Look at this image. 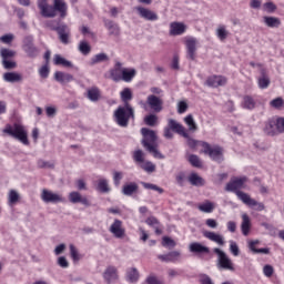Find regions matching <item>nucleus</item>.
<instances>
[{
    "mask_svg": "<svg viewBox=\"0 0 284 284\" xmlns=\"http://www.w3.org/2000/svg\"><path fill=\"white\" fill-rule=\"evenodd\" d=\"M38 8L45 18L57 17V12L62 19L68 14V4L63 0H54L53 6L48 4V0H38Z\"/></svg>",
    "mask_w": 284,
    "mask_h": 284,
    "instance_id": "f257e3e1",
    "label": "nucleus"
},
{
    "mask_svg": "<svg viewBox=\"0 0 284 284\" xmlns=\"http://www.w3.org/2000/svg\"><path fill=\"white\" fill-rule=\"evenodd\" d=\"M141 134L143 136L142 145L146 150V152L152 154L154 159H160V160L165 159V155L159 152V144L156 143V140H158L156 132L148 128H142Z\"/></svg>",
    "mask_w": 284,
    "mask_h": 284,
    "instance_id": "f03ea898",
    "label": "nucleus"
},
{
    "mask_svg": "<svg viewBox=\"0 0 284 284\" xmlns=\"http://www.w3.org/2000/svg\"><path fill=\"white\" fill-rule=\"evenodd\" d=\"M131 119L134 120V108L130 103L118 106L113 113V121L120 128H128Z\"/></svg>",
    "mask_w": 284,
    "mask_h": 284,
    "instance_id": "7ed1b4c3",
    "label": "nucleus"
},
{
    "mask_svg": "<svg viewBox=\"0 0 284 284\" xmlns=\"http://www.w3.org/2000/svg\"><path fill=\"white\" fill-rule=\"evenodd\" d=\"M2 132L12 139H16V141H19L22 145H30V140H28V129L21 123H14L13 125L7 124Z\"/></svg>",
    "mask_w": 284,
    "mask_h": 284,
    "instance_id": "20e7f679",
    "label": "nucleus"
},
{
    "mask_svg": "<svg viewBox=\"0 0 284 284\" xmlns=\"http://www.w3.org/2000/svg\"><path fill=\"white\" fill-rule=\"evenodd\" d=\"M172 132H176L180 136L187 138V130L181 123L176 122L174 119H170L168 122V126L164 129L165 139H172L174 134Z\"/></svg>",
    "mask_w": 284,
    "mask_h": 284,
    "instance_id": "39448f33",
    "label": "nucleus"
},
{
    "mask_svg": "<svg viewBox=\"0 0 284 284\" xmlns=\"http://www.w3.org/2000/svg\"><path fill=\"white\" fill-rule=\"evenodd\" d=\"M213 252L217 255V267L220 270H227L229 272H234V263L225 252H223L219 247L213 248Z\"/></svg>",
    "mask_w": 284,
    "mask_h": 284,
    "instance_id": "423d86ee",
    "label": "nucleus"
},
{
    "mask_svg": "<svg viewBox=\"0 0 284 284\" xmlns=\"http://www.w3.org/2000/svg\"><path fill=\"white\" fill-rule=\"evenodd\" d=\"M202 148L204 154H207L212 161H216V163L223 162V148L219 145H210L207 142H202Z\"/></svg>",
    "mask_w": 284,
    "mask_h": 284,
    "instance_id": "0eeeda50",
    "label": "nucleus"
},
{
    "mask_svg": "<svg viewBox=\"0 0 284 284\" xmlns=\"http://www.w3.org/2000/svg\"><path fill=\"white\" fill-rule=\"evenodd\" d=\"M247 183V176L232 179L225 186L226 192H234L239 199V193L245 194L241 190H245V184Z\"/></svg>",
    "mask_w": 284,
    "mask_h": 284,
    "instance_id": "6e6552de",
    "label": "nucleus"
},
{
    "mask_svg": "<svg viewBox=\"0 0 284 284\" xmlns=\"http://www.w3.org/2000/svg\"><path fill=\"white\" fill-rule=\"evenodd\" d=\"M239 200L244 203V205H247L248 207H252V210H255L256 212H263L265 210V204L263 202H258L250 196L247 193H237Z\"/></svg>",
    "mask_w": 284,
    "mask_h": 284,
    "instance_id": "1a4fd4ad",
    "label": "nucleus"
},
{
    "mask_svg": "<svg viewBox=\"0 0 284 284\" xmlns=\"http://www.w3.org/2000/svg\"><path fill=\"white\" fill-rule=\"evenodd\" d=\"M41 200L43 203H65V197L59 193H54L48 189H43L41 193Z\"/></svg>",
    "mask_w": 284,
    "mask_h": 284,
    "instance_id": "9d476101",
    "label": "nucleus"
},
{
    "mask_svg": "<svg viewBox=\"0 0 284 284\" xmlns=\"http://www.w3.org/2000/svg\"><path fill=\"white\" fill-rule=\"evenodd\" d=\"M33 41H34V38L32 36H27L23 40V47H22L26 54L31 59H34V57L39 54V50L37 49V47H34Z\"/></svg>",
    "mask_w": 284,
    "mask_h": 284,
    "instance_id": "9b49d317",
    "label": "nucleus"
},
{
    "mask_svg": "<svg viewBox=\"0 0 284 284\" xmlns=\"http://www.w3.org/2000/svg\"><path fill=\"white\" fill-rule=\"evenodd\" d=\"M109 232L113 234L115 239L125 237V227H123V222L121 220H114L109 229Z\"/></svg>",
    "mask_w": 284,
    "mask_h": 284,
    "instance_id": "f8f14e48",
    "label": "nucleus"
},
{
    "mask_svg": "<svg viewBox=\"0 0 284 284\" xmlns=\"http://www.w3.org/2000/svg\"><path fill=\"white\" fill-rule=\"evenodd\" d=\"M135 10L139 17H141V19H144V21H159V14L145 7H136Z\"/></svg>",
    "mask_w": 284,
    "mask_h": 284,
    "instance_id": "ddd939ff",
    "label": "nucleus"
},
{
    "mask_svg": "<svg viewBox=\"0 0 284 284\" xmlns=\"http://www.w3.org/2000/svg\"><path fill=\"white\" fill-rule=\"evenodd\" d=\"M197 44H199V41L196 40V38H187L185 41L186 55H187V59H190L191 61H194V59H196Z\"/></svg>",
    "mask_w": 284,
    "mask_h": 284,
    "instance_id": "4468645a",
    "label": "nucleus"
},
{
    "mask_svg": "<svg viewBox=\"0 0 284 284\" xmlns=\"http://www.w3.org/2000/svg\"><path fill=\"white\" fill-rule=\"evenodd\" d=\"M206 85L209 88H223L227 84V78L223 75H211L206 79Z\"/></svg>",
    "mask_w": 284,
    "mask_h": 284,
    "instance_id": "2eb2a0df",
    "label": "nucleus"
},
{
    "mask_svg": "<svg viewBox=\"0 0 284 284\" xmlns=\"http://www.w3.org/2000/svg\"><path fill=\"white\" fill-rule=\"evenodd\" d=\"M57 33L59 40L61 41V43H63V45H68L70 43V37L72 34V31L70 30V27H68V24H60Z\"/></svg>",
    "mask_w": 284,
    "mask_h": 284,
    "instance_id": "dca6fc26",
    "label": "nucleus"
},
{
    "mask_svg": "<svg viewBox=\"0 0 284 284\" xmlns=\"http://www.w3.org/2000/svg\"><path fill=\"white\" fill-rule=\"evenodd\" d=\"M110 79L114 81V83H119L123 77V63L116 61L114 67L109 71Z\"/></svg>",
    "mask_w": 284,
    "mask_h": 284,
    "instance_id": "f3484780",
    "label": "nucleus"
},
{
    "mask_svg": "<svg viewBox=\"0 0 284 284\" xmlns=\"http://www.w3.org/2000/svg\"><path fill=\"white\" fill-rule=\"evenodd\" d=\"M146 103L154 112H161L163 110V100L154 94L148 95Z\"/></svg>",
    "mask_w": 284,
    "mask_h": 284,
    "instance_id": "a211bd4d",
    "label": "nucleus"
},
{
    "mask_svg": "<svg viewBox=\"0 0 284 284\" xmlns=\"http://www.w3.org/2000/svg\"><path fill=\"white\" fill-rule=\"evenodd\" d=\"M189 252L201 256L203 254H210V247L201 244V242H193L189 245Z\"/></svg>",
    "mask_w": 284,
    "mask_h": 284,
    "instance_id": "6ab92c4d",
    "label": "nucleus"
},
{
    "mask_svg": "<svg viewBox=\"0 0 284 284\" xmlns=\"http://www.w3.org/2000/svg\"><path fill=\"white\" fill-rule=\"evenodd\" d=\"M69 201L70 203H81L82 205H85V207H90V200H88L87 196H81V193L77 191L69 194Z\"/></svg>",
    "mask_w": 284,
    "mask_h": 284,
    "instance_id": "aec40b11",
    "label": "nucleus"
},
{
    "mask_svg": "<svg viewBox=\"0 0 284 284\" xmlns=\"http://www.w3.org/2000/svg\"><path fill=\"white\" fill-rule=\"evenodd\" d=\"M203 236L205 239H209V241H212L213 243H216V245H225V237L219 233H214L212 231H205L203 233Z\"/></svg>",
    "mask_w": 284,
    "mask_h": 284,
    "instance_id": "412c9836",
    "label": "nucleus"
},
{
    "mask_svg": "<svg viewBox=\"0 0 284 284\" xmlns=\"http://www.w3.org/2000/svg\"><path fill=\"white\" fill-rule=\"evenodd\" d=\"M158 258L163 263H176L181 258V252L172 251L166 254L158 255Z\"/></svg>",
    "mask_w": 284,
    "mask_h": 284,
    "instance_id": "4be33fe9",
    "label": "nucleus"
},
{
    "mask_svg": "<svg viewBox=\"0 0 284 284\" xmlns=\"http://www.w3.org/2000/svg\"><path fill=\"white\" fill-rule=\"evenodd\" d=\"M186 30V27L183 24V22H172L170 24V34L172 37H180L183 34Z\"/></svg>",
    "mask_w": 284,
    "mask_h": 284,
    "instance_id": "5701e85b",
    "label": "nucleus"
},
{
    "mask_svg": "<svg viewBox=\"0 0 284 284\" xmlns=\"http://www.w3.org/2000/svg\"><path fill=\"white\" fill-rule=\"evenodd\" d=\"M103 278L104 281H106V283H112L113 281H116V278H119L116 267L108 266L103 273Z\"/></svg>",
    "mask_w": 284,
    "mask_h": 284,
    "instance_id": "b1692460",
    "label": "nucleus"
},
{
    "mask_svg": "<svg viewBox=\"0 0 284 284\" xmlns=\"http://www.w3.org/2000/svg\"><path fill=\"white\" fill-rule=\"evenodd\" d=\"M2 79L6 83H20V81H23V75L18 72H6Z\"/></svg>",
    "mask_w": 284,
    "mask_h": 284,
    "instance_id": "393cba45",
    "label": "nucleus"
},
{
    "mask_svg": "<svg viewBox=\"0 0 284 284\" xmlns=\"http://www.w3.org/2000/svg\"><path fill=\"white\" fill-rule=\"evenodd\" d=\"M87 99L92 103H97L101 99V90L99 87H91L87 90Z\"/></svg>",
    "mask_w": 284,
    "mask_h": 284,
    "instance_id": "a878e982",
    "label": "nucleus"
},
{
    "mask_svg": "<svg viewBox=\"0 0 284 284\" xmlns=\"http://www.w3.org/2000/svg\"><path fill=\"white\" fill-rule=\"evenodd\" d=\"M54 80L58 83H70L72 81H74V77L70 73H65L63 71H57L54 73Z\"/></svg>",
    "mask_w": 284,
    "mask_h": 284,
    "instance_id": "bb28decb",
    "label": "nucleus"
},
{
    "mask_svg": "<svg viewBox=\"0 0 284 284\" xmlns=\"http://www.w3.org/2000/svg\"><path fill=\"white\" fill-rule=\"evenodd\" d=\"M146 225H149V227H152L155 231V234H158V236H160V234H163V230H161V222H159V220L155 216H149L145 220Z\"/></svg>",
    "mask_w": 284,
    "mask_h": 284,
    "instance_id": "cd10ccee",
    "label": "nucleus"
},
{
    "mask_svg": "<svg viewBox=\"0 0 284 284\" xmlns=\"http://www.w3.org/2000/svg\"><path fill=\"white\" fill-rule=\"evenodd\" d=\"M264 132L268 136H276V134H278V130L276 129V121L275 120L266 121L264 125Z\"/></svg>",
    "mask_w": 284,
    "mask_h": 284,
    "instance_id": "c85d7f7f",
    "label": "nucleus"
},
{
    "mask_svg": "<svg viewBox=\"0 0 284 284\" xmlns=\"http://www.w3.org/2000/svg\"><path fill=\"white\" fill-rule=\"evenodd\" d=\"M104 27L112 37H119V34H121V28H119V24L111 20H104Z\"/></svg>",
    "mask_w": 284,
    "mask_h": 284,
    "instance_id": "c756f323",
    "label": "nucleus"
},
{
    "mask_svg": "<svg viewBox=\"0 0 284 284\" xmlns=\"http://www.w3.org/2000/svg\"><path fill=\"white\" fill-rule=\"evenodd\" d=\"M250 230H252V222L250 221V216L247 214H243L241 224L242 234L244 236H248Z\"/></svg>",
    "mask_w": 284,
    "mask_h": 284,
    "instance_id": "7c9ffc66",
    "label": "nucleus"
},
{
    "mask_svg": "<svg viewBox=\"0 0 284 284\" xmlns=\"http://www.w3.org/2000/svg\"><path fill=\"white\" fill-rule=\"evenodd\" d=\"M261 241L258 240H253L248 242V250L253 252V254H270V248L264 247V248H256V245H258Z\"/></svg>",
    "mask_w": 284,
    "mask_h": 284,
    "instance_id": "2f4dec72",
    "label": "nucleus"
},
{
    "mask_svg": "<svg viewBox=\"0 0 284 284\" xmlns=\"http://www.w3.org/2000/svg\"><path fill=\"white\" fill-rule=\"evenodd\" d=\"M136 192H139V184H136V182H131L122 187V194H124V196H132V194H136Z\"/></svg>",
    "mask_w": 284,
    "mask_h": 284,
    "instance_id": "473e14b6",
    "label": "nucleus"
},
{
    "mask_svg": "<svg viewBox=\"0 0 284 284\" xmlns=\"http://www.w3.org/2000/svg\"><path fill=\"white\" fill-rule=\"evenodd\" d=\"M134 77H136V70L123 68L121 81H124L125 83H130V81H132Z\"/></svg>",
    "mask_w": 284,
    "mask_h": 284,
    "instance_id": "72a5a7b5",
    "label": "nucleus"
},
{
    "mask_svg": "<svg viewBox=\"0 0 284 284\" xmlns=\"http://www.w3.org/2000/svg\"><path fill=\"white\" fill-rule=\"evenodd\" d=\"M189 182L191 183V185H194L195 187H203V185H205V180H203V178H201L196 173L190 174Z\"/></svg>",
    "mask_w": 284,
    "mask_h": 284,
    "instance_id": "f704fd0d",
    "label": "nucleus"
},
{
    "mask_svg": "<svg viewBox=\"0 0 284 284\" xmlns=\"http://www.w3.org/2000/svg\"><path fill=\"white\" fill-rule=\"evenodd\" d=\"M53 63H54V65H62V68H73L72 62H70V60H67L65 58L61 57V54H55L53 57Z\"/></svg>",
    "mask_w": 284,
    "mask_h": 284,
    "instance_id": "c9c22d12",
    "label": "nucleus"
},
{
    "mask_svg": "<svg viewBox=\"0 0 284 284\" xmlns=\"http://www.w3.org/2000/svg\"><path fill=\"white\" fill-rule=\"evenodd\" d=\"M263 21H264L265 26H267V28H280L281 27V19H278L276 17L265 16L263 18Z\"/></svg>",
    "mask_w": 284,
    "mask_h": 284,
    "instance_id": "e433bc0d",
    "label": "nucleus"
},
{
    "mask_svg": "<svg viewBox=\"0 0 284 284\" xmlns=\"http://www.w3.org/2000/svg\"><path fill=\"white\" fill-rule=\"evenodd\" d=\"M242 108L244 110H254L256 108V101L251 95H245L242 100Z\"/></svg>",
    "mask_w": 284,
    "mask_h": 284,
    "instance_id": "4c0bfd02",
    "label": "nucleus"
},
{
    "mask_svg": "<svg viewBox=\"0 0 284 284\" xmlns=\"http://www.w3.org/2000/svg\"><path fill=\"white\" fill-rule=\"evenodd\" d=\"M133 161L134 163H136V165H143L144 162H145V153L143 152V150L139 149V150H135L133 152Z\"/></svg>",
    "mask_w": 284,
    "mask_h": 284,
    "instance_id": "58836bf2",
    "label": "nucleus"
},
{
    "mask_svg": "<svg viewBox=\"0 0 284 284\" xmlns=\"http://www.w3.org/2000/svg\"><path fill=\"white\" fill-rule=\"evenodd\" d=\"M197 210H200V212H204L205 214H212V212H214V203L211 201H205L197 206Z\"/></svg>",
    "mask_w": 284,
    "mask_h": 284,
    "instance_id": "ea45409f",
    "label": "nucleus"
},
{
    "mask_svg": "<svg viewBox=\"0 0 284 284\" xmlns=\"http://www.w3.org/2000/svg\"><path fill=\"white\" fill-rule=\"evenodd\" d=\"M126 281H128V283H138L139 282V271L135 267L130 268L126 272Z\"/></svg>",
    "mask_w": 284,
    "mask_h": 284,
    "instance_id": "a19ab883",
    "label": "nucleus"
},
{
    "mask_svg": "<svg viewBox=\"0 0 284 284\" xmlns=\"http://www.w3.org/2000/svg\"><path fill=\"white\" fill-rule=\"evenodd\" d=\"M97 190L99 192H102V194H108V192H110V185L108 184V180L106 179H100L98 181Z\"/></svg>",
    "mask_w": 284,
    "mask_h": 284,
    "instance_id": "79ce46f5",
    "label": "nucleus"
},
{
    "mask_svg": "<svg viewBox=\"0 0 284 284\" xmlns=\"http://www.w3.org/2000/svg\"><path fill=\"white\" fill-rule=\"evenodd\" d=\"M105 61H110V58L105 53H98L91 59V64L97 65V63H105Z\"/></svg>",
    "mask_w": 284,
    "mask_h": 284,
    "instance_id": "37998d69",
    "label": "nucleus"
},
{
    "mask_svg": "<svg viewBox=\"0 0 284 284\" xmlns=\"http://www.w3.org/2000/svg\"><path fill=\"white\" fill-rule=\"evenodd\" d=\"M257 83L261 90H267V88H270V77L262 73V75L257 79Z\"/></svg>",
    "mask_w": 284,
    "mask_h": 284,
    "instance_id": "c03bdc74",
    "label": "nucleus"
},
{
    "mask_svg": "<svg viewBox=\"0 0 284 284\" xmlns=\"http://www.w3.org/2000/svg\"><path fill=\"white\" fill-rule=\"evenodd\" d=\"M16 54H17V52H14L11 49H6V48L0 49V57H1L2 61L13 59V57Z\"/></svg>",
    "mask_w": 284,
    "mask_h": 284,
    "instance_id": "a18cd8bd",
    "label": "nucleus"
},
{
    "mask_svg": "<svg viewBox=\"0 0 284 284\" xmlns=\"http://www.w3.org/2000/svg\"><path fill=\"white\" fill-rule=\"evenodd\" d=\"M216 37L220 41H225L230 37V31L225 30V26H220L216 30Z\"/></svg>",
    "mask_w": 284,
    "mask_h": 284,
    "instance_id": "49530a36",
    "label": "nucleus"
},
{
    "mask_svg": "<svg viewBox=\"0 0 284 284\" xmlns=\"http://www.w3.org/2000/svg\"><path fill=\"white\" fill-rule=\"evenodd\" d=\"M140 168L149 174H152V172H156V165L151 161H144L143 164L140 165Z\"/></svg>",
    "mask_w": 284,
    "mask_h": 284,
    "instance_id": "de8ad7c7",
    "label": "nucleus"
},
{
    "mask_svg": "<svg viewBox=\"0 0 284 284\" xmlns=\"http://www.w3.org/2000/svg\"><path fill=\"white\" fill-rule=\"evenodd\" d=\"M16 203H19V193L16 190H11L8 195V204L16 205Z\"/></svg>",
    "mask_w": 284,
    "mask_h": 284,
    "instance_id": "09e8293b",
    "label": "nucleus"
},
{
    "mask_svg": "<svg viewBox=\"0 0 284 284\" xmlns=\"http://www.w3.org/2000/svg\"><path fill=\"white\" fill-rule=\"evenodd\" d=\"M120 97L125 105L128 101H132V90L130 88H125L121 91Z\"/></svg>",
    "mask_w": 284,
    "mask_h": 284,
    "instance_id": "8fccbe9b",
    "label": "nucleus"
},
{
    "mask_svg": "<svg viewBox=\"0 0 284 284\" xmlns=\"http://www.w3.org/2000/svg\"><path fill=\"white\" fill-rule=\"evenodd\" d=\"M156 121H159V118L155 114H149L144 118L145 125H149L150 128H154L156 125Z\"/></svg>",
    "mask_w": 284,
    "mask_h": 284,
    "instance_id": "3c124183",
    "label": "nucleus"
},
{
    "mask_svg": "<svg viewBox=\"0 0 284 284\" xmlns=\"http://www.w3.org/2000/svg\"><path fill=\"white\" fill-rule=\"evenodd\" d=\"M69 247H70V254H71L72 261L74 263H79V261H81V254H79V251L73 244H70Z\"/></svg>",
    "mask_w": 284,
    "mask_h": 284,
    "instance_id": "603ef678",
    "label": "nucleus"
},
{
    "mask_svg": "<svg viewBox=\"0 0 284 284\" xmlns=\"http://www.w3.org/2000/svg\"><path fill=\"white\" fill-rule=\"evenodd\" d=\"M143 189L144 190H153L154 192H159V194H163V189L160 187L156 184L148 183V182H142Z\"/></svg>",
    "mask_w": 284,
    "mask_h": 284,
    "instance_id": "864d4df0",
    "label": "nucleus"
},
{
    "mask_svg": "<svg viewBox=\"0 0 284 284\" xmlns=\"http://www.w3.org/2000/svg\"><path fill=\"white\" fill-rule=\"evenodd\" d=\"M92 48L90 47V44L87 41H81L79 44V51L81 52V54L88 55L89 52H91Z\"/></svg>",
    "mask_w": 284,
    "mask_h": 284,
    "instance_id": "5fc2aeb1",
    "label": "nucleus"
},
{
    "mask_svg": "<svg viewBox=\"0 0 284 284\" xmlns=\"http://www.w3.org/2000/svg\"><path fill=\"white\" fill-rule=\"evenodd\" d=\"M230 252L234 256H239L241 254V248H239V244L235 241L231 240L230 242Z\"/></svg>",
    "mask_w": 284,
    "mask_h": 284,
    "instance_id": "6e6d98bb",
    "label": "nucleus"
},
{
    "mask_svg": "<svg viewBox=\"0 0 284 284\" xmlns=\"http://www.w3.org/2000/svg\"><path fill=\"white\" fill-rule=\"evenodd\" d=\"M121 181H123V172L114 171L113 172V183L115 187H119L121 185Z\"/></svg>",
    "mask_w": 284,
    "mask_h": 284,
    "instance_id": "4d7b16f0",
    "label": "nucleus"
},
{
    "mask_svg": "<svg viewBox=\"0 0 284 284\" xmlns=\"http://www.w3.org/2000/svg\"><path fill=\"white\" fill-rule=\"evenodd\" d=\"M263 10L264 12L272 14V12H276V4H274V2H265L263 4Z\"/></svg>",
    "mask_w": 284,
    "mask_h": 284,
    "instance_id": "13d9d810",
    "label": "nucleus"
},
{
    "mask_svg": "<svg viewBox=\"0 0 284 284\" xmlns=\"http://www.w3.org/2000/svg\"><path fill=\"white\" fill-rule=\"evenodd\" d=\"M38 168L52 170L54 168V163L45 160H39Z\"/></svg>",
    "mask_w": 284,
    "mask_h": 284,
    "instance_id": "bf43d9fd",
    "label": "nucleus"
},
{
    "mask_svg": "<svg viewBox=\"0 0 284 284\" xmlns=\"http://www.w3.org/2000/svg\"><path fill=\"white\" fill-rule=\"evenodd\" d=\"M162 245L163 247H176V242L169 236H164L162 239Z\"/></svg>",
    "mask_w": 284,
    "mask_h": 284,
    "instance_id": "052dcab7",
    "label": "nucleus"
},
{
    "mask_svg": "<svg viewBox=\"0 0 284 284\" xmlns=\"http://www.w3.org/2000/svg\"><path fill=\"white\" fill-rule=\"evenodd\" d=\"M189 163H191L193 168H201L202 165L201 159H199L197 155H194V154L189 156Z\"/></svg>",
    "mask_w": 284,
    "mask_h": 284,
    "instance_id": "680f3d73",
    "label": "nucleus"
},
{
    "mask_svg": "<svg viewBox=\"0 0 284 284\" xmlns=\"http://www.w3.org/2000/svg\"><path fill=\"white\" fill-rule=\"evenodd\" d=\"M2 67L4 70H14V68H17V62L12 60H2Z\"/></svg>",
    "mask_w": 284,
    "mask_h": 284,
    "instance_id": "e2e57ef3",
    "label": "nucleus"
},
{
    "mask_svg": "<svg viewBox=\"0 0 284 284\" xmlns=\"http://www.w3.org/2000/svg\"><path fill=\"white\" fill-rule=\"evenodd\" d=\"M184 122L186 123V125H189V130H196V123L194 122V118L192 115H187L184 119Z\"/></svg>",
    "mask_w": 284,
    "mask_h": 284,
    "instance_id": "0e129e2a",
    "label": "nucleus"
},
{
    "mask_svg": "<svg viewBox=\"0 0 284 284\" xmlns=\"http://www.w3.org/2000/svg\"><path fill=\"white\" fill-rule=\"evenodd\" d=\"M142 284H163V282L154 275H149Z\"/></svg>",
    "mask_w": 284,
    "mask_h": 284,
    "instance_id": "69168bd1",
    "label": "nucleus"
},
{
    "mask_svg": "<svg viewBox=\"0 0 284 284\" xmlns=\"http://www.w3.org/2000/svg\"><path fill=\"white\" fill-rule=\"evenodd\" d=\"M276 123V129H277V134H283L284 133V118H278L275 120Z\"/></svg>",
    "mask_w": 284,
    "mask_h": 284,
    "instance_id": "338daca9",
    "label": "nucleus"
},
{
    "mask_svg": "<svg viewBox=\"0 0 284 284\" xmlns=\"http://www.w3.org/2000/svg\"><path fill=\"white\" fill-rule=\"evenodd\" d=\"M200 283L201 284H214V282L212 281V277H210V275H207V274L200 275Z\"/></svg>",
    "mask_w": 284,
    "mask_h": 284,
    "instance_id": "774afa93",
    "label": "nucleus"
}]
</instances>
